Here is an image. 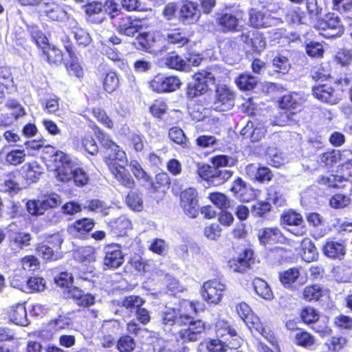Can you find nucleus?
<instances>
[{
	"instance_id": "obj_1",
	"label": "nucleus",
	"mask_w": 352,
	"mask_h": 352,
	"mask_svg": "<svg viewBox=\"0 0 352 352\" xmlns=\"http://www.w3.org/2000/svg\"><path fill=\"white\" fill-rule=\"evenodd\" d=\"M184 307L190 312L187 314L182 310L165 307L161 314L162 320L166 325H188V328L179 332V336L183 342H195L204 331L205 325L200 320H195L192 314L203 311L204 305L199 302L186 301L184 302Z\"/></svg>"
},
{
	"instance_id": "obj_2",
	"label": "nucleus",
	"mask_w": 352,
	"mask_h": 352,
	"mask_svg": "<svg viewBox=\"0 0 352 352\" xmlns=\"http://www.w3.org/2000/svg\"><path fill=\"white\" fill-rule=\"evenodd\" d=\"M98 139L102 145L107 149L105 162L117 181L126 188H132L135 182L125 168L128 160L125 152L107 134L100 133Z\"/></svg>"
},
{
	"instance_id": "obj_3",
	"label": "nucleus",
	"mask_w": 352,
	"mask_h": 352,
	"mask_svg": "<svg viewBox=\"0 0 352 352\" xmlns=\"http://www.w3.org/2000/svg\"><path fill=\"white\" fill-rule=\"evenodd\" d=\"M286 14L283 9L276 11L251 9L249 12V23L252 27L257 29L278 26L283 23V18L286 17Z\"/></svg>"
},
{
	"instance_id": "obj_4",
	"label": "nucleus",
	"mask_w": 352,
	"mask_h": 352,
	"mask_svg": "<svg viewBox=\"0 0 352 352\" xmlns=\"http://www.w3.org/2000/svg\"><path fill=\"white\" fill-rule=\"evenodd\" d=\"M307 13L301 11L299 7L292 8L286 14V20L294 23L313 25L319 19L322 8L317 0H306Z\"/></svg>"
},
{
	"instance_id": "obj_5",
	"label": "nucleus",
	"mask_w": 352,
	"mask_h": 352,
	"mask_svg": "<svg viewBox=\"0 0 352 352\" xmlns=\"http://www.w3.org/2000/svg\"><path fill=\"white\" fill-rule=\"evenodd\" d=\"M313 26L320 31L321 35L327 38L340 37L344 31L340 19L334 13H328L323 18H320Z\"/></svg>"
},
{
	"instance_id": "obj_6",
	"label": "nucleus",
	"mask_w": 352,
	"mask_h": 352,
	"mask_svg": "<svg viewBox=\"0 0 352 352\" xmlns=\"http://www.w3.org/2000/svg\"><path fill=\"white\" fill-rule=\"evenodd\" d=\"M145 18L122 15L113 21L117 32L122 35L133 37L144 25Z\"/></svg>"
},
{
	"instance_id": "obj_7",
	"label": "nucleus",
	"mask_w": 352,
	"mask_h": 352,
	"mask_svg": "<svg viewBox=\"0 0 352 352\" xmlns=\"http://www.w3.org/2000/svg\"><path fill=\"white\" fill-rule=\"evenodd\" d=\"M241 13L239 10H226L216 14L215 21L221 32H236L241 30Z\"/></svg>"
},
{
	"instance_id": "obj_8",
	"label": "nucleus",
	"mask_w": 352,
	"mask_h": 352,
	"mask_svg": "<svg viewBox=\"0 0 352 352\" xmlns=\"http://www.w3.org/2000/svg\"><path fill=\"white\" fill-rule=\"evenodd\" d=\"M240 41L244 44V48L250 54H261L266 47V39L263 33L249 30L240 35Z\"/></svg>"
},
{
	"instance_id": "obj_9",
	"label": "nucleus",
	"mask_w": 352,
	"mask_h": 352,
	"mask_svg": "<svg viewBox=\"0 0 352 352\" xmlns=\"http://www.w3.org/2000/svg\"><path fill=\"white\" fill-rule=\"evenodd\" d=\"M56 166V178L60 182H67L72 176L71 169L76 166L75 160L63 151H56L53 155Z\"/></svg>"
},
{
	"instance_id": "obj_10",
	"label": "nucleus",
	"mask_w": 352,
	"mask_h": 352,
	"mask_svg": "<svg viewBox=\"0 0 352 352\" xmlns=\"http://www.w3.org/2000/svg\"><path fill=\"white\" fill-rule=\"evenodd\" d=\"M182 85L180 79L175 76H166L159 74L150 82L151 89L157 93L173 92L179 89Z\"/></svg>"
},
{
	"instance_id": "obj_11",
	"label": "nucleus",
	"mask_w": 352,
	"mask_h": 352,
	"mask_svg": "<svg viewBox=\"0 0 352 352\" xmlns=\"http://www.w3.org/2000/svg\"><path fill=\"white\" fill-rule=\"evenodd\" d=\"M215 333L220 340L225 342L230 349H236L240 346V338L236 331L232 329L224 320L219 319L215 324Z\"/></svg>"
},
{
	"instance_id": "obj_12",
	"label": "nucleus",
	"mask_w": 352,
	"mask_h": 352,
	"mask_svg": "<svg viewBox=\"0 0 352 352\" xmlns=\"http://www.w3.org/2000/svg\"><path fill=\"white\" fill-rule=\"evenodd\" d=\"M198 173L201 177L214 186L223 184L232 175L230 170L216 168L208 165L203 166Z\"/></svg>"
},
{
	"instance_id": "obj_13",
	"label": "nucleus",
	"mask_w": 352,
	"mask_h": 352,
	"mask_svg": "<svg viewBox=\"0 0 352 352\" xmlns=\"http://www.w3.org/2000/svg\"><path fill=\"white\" fill-rule=\"evenodd\" d=\"M234 105V94L226 86H219L212 108L217 111H227Z\"/></svg>"
},
{
	"instance_id": "obj_14",
	"label": "nucleus",
	"mask_w": 352,
	"mask_h": 352,
	"mask_svg": "<svg viewBox=\"0 0 352 352\" xmlns=\"http://www.w3.org/2000/svg\"><path fill=\"white\" fill-rule=\"evenodd\" d=\"M181 206L186 215L195 218L199 214V206L197 190L189 188L182 192L180 195Z\"/></svg>"
},
{
	"instance_id": "obj_15",
	"label": "nucleus",
	"mask_w": 352,
	"mask_h": 352,
	"mask_svg": "<svg viewBox=\"0 0 352 352\" xmlns=\"http://www.w3.org/2000/svg\"><path fill=\"white\" fill-rule=\"evenodd\" d=\"M59 204H60V196L53 194L45 197L43 200L28 201L26 206L29 213L38 216L43 214L48 208H54Z\"/></svg>"
},
{
	"instance_id": "obj_16",
	"label": "nucleus",
	"mask_w": 352,
	"mask_h": 352,
	"mask_svg": "<svg viewBox=\"0 0 352 352\" xmlns=\"http://www.w3.org/2000/svg\"><path fill=\"white\" fill-rule=\"evenodd\" d=\"M236 311L251 331L254 329L260 334H264L265 328L261 320L252 313V310L248 304L245 302L239 304L236 306Z\"/></svg>"
},
{
	"instance_id": "obj_17",
	"label": "nucleus",
	"mask_w": 352,
	"mask_h": 352,
	"mask_svg": "<svg viewBox=\"0 0 352 352\" xmlns=\"http://www.w3.org/2000/svg\"><path fill=\"white\" fill-rule=\"evenodd\" d=\"M211 70V69L201 70L194 74L193 77L196 82L193 87L190 89V94H193L194 96L202 94L208 90L210 85H214L215 76Z\"/></svg>"
},
{
	"instance_id": "obj_18",
	"label": "nucleus",
	"mask_w": 352,
	"mask_h": 352,
	"mask_svg": "<svg viewBox=\"0 0 352 352\" xmlns=\"http://www.w3.org/2000/svg\"><path fill=\"white\" fill-rule=\"evenodd\" d=\"M226 285L217 280L206 282L203 285L202 296L208 303L218 304L223 296Z\"/></svg>"
},
{
	"instance_id": "obj_19",
	"label": "nucleus",
	"mask_w": 352,
	"mask_h": 352,
	"mask_svg": "<svg viewBox=\"0 0 352 352\" xmlns=\"http://www.w3.org/2000/svg\"><path fill=\"white\" fill-rule=\"evenodd\" d=\"M187 342H183L179 334L175 339L165 340L162 338L157 339L153 343L155 352H186L187 346L184 345Z\"/></svg>"
},
{
	"instance_id": "obj_20",
	"label": "nucleus",
	"mask_w": 352,
	"mask_h": 352,
	"mask_svg": "<svg viewBox=\"0 0 352 352\" xmlns=\"http://www.w3.org/2000/svg\"><path fill=\"white\" fill-rule=\"evenodd\" d=\"M38 8L40 12L53 21L63 20L67 17L63 8L52 0H42Z\"/></svg>"
},
{
	"instance_id": "obj_21",
	"label": "nucleus",
	"mask_w": 352,
	"mask_h": 352,
	"mask_svg": "<svg viewBox=\"0 0 352 352\" xmlns=\"http://www.w3.org/2000/svg\"><path fill=\"white\" fill-rule=\"evenodd\" d=\"M352 152L349 150H344L342 152L333 150L321 154L319 157V161L325 166H331L335 163L340 162V164L339 166L342 171V164H346L348 160H351L350 158Z\"/></svg>"
},
{
	"instance_id": "obj_22",
	"label": "nucleus",
	"mask_w": 352,
	"mask_h": 352,
	"mask_svg": "<svg viewBox=\"0 0 352 352\" xmlns=\"http://www.w3.org/2000/svg\"><path fill=\"white\" fill-rule=\"evenodd\" d=\"M266 131L264 123L255 120L248 122L246 125L241 129V134L250 138L251 141L254 142L261 140L265 136Z\"/></svg>"
},
{
	"instance_id": "obj_23",
	"label": "nucleus",
	"mask_w": 352,
	"mask_h": 352,
	"mask_svg": "<svg viewBox=\"0 0 352 352\" xmlns=\"http://www.w3.org/2000/svg\"><path fill=\"white\" fill-rule=\"evenodd\" d=\"M104 252V265L111 268H118L122 265L124 262V255L118 245H108L105 247Z\"/></svg>"
},
{
	"instance_id": "obj_24",
	"label": "nucleus",
	"mask_w": 352,
	"mask_h": 352,
	"mask_svg": "<svg viewBox=\"0 0 352 352\" xmlns=\"http://www.w3.org/2000/svg\"><path fill=\"white\" fill-rule=\"evenodd\" d=\"M314 96L321 102L336 104L340 100L336 91L328 85H319L312 89Z\"/></svg>"
},
{
	"instance_id": "obj_25",
	"label": "nucleus",
	"mask_w": 352,
	"mask_h": 352,
	"mask_svg": "<svg viewBox=\"0 0 352 352\" xmlns=\"http://www.w3.org/2000/svg\"><path fill=\"white\" fill-rule=\"evenodd\" d=\"M200 16L195 3L186 1L179 8V20L184 24H192L197 22Z\"/></svg>"
},
{
	"instance_id": "obj_26",
	"label": "nucleus",
	"mask_w": 352,
	"mask_h": 352,
	"mask_svg": "<svg viewBox=\"0 0 352 352\" xmlns=\"http://www.w3.org/2000/svg\"><path fill=\"white\" fill-rule=\"evenodd\" d=\"M87 19L92 23H101L105 19V10L103 3L92 1L85 6Z\"/></svg>"
},
{
	"instance_id": "obj_27",
	"label": "nucleus",
	"mask_w": 352,
	"mask_h": 352,
	"mask_svg": "<svg viewBox=\"0 0 352 352\" xmlns=\"http://www.w3.org/2000/svg\"><path fill=\"white\" fill-rule=\"evenodd\" d=\"M245 172L251 179L256 180L260 182L270 181L273 175L269 168L255 164H251L247 166Z\"/></svg>"
},
{
	"instance_id": "obj_28",
	"label": "nucleus",
	"mask_w": 352,
	"mask_h": 352,
	"mask_svg": "<svg viewBox=\"0 0 352 352\" xmlns=\"http://www.w3.org/2000/svg\"><path fill=\"white\" fill-rule=\"evenodd\" d=\"M257 235L260 243L263 245L280 242L283 238L281 232L277 228L261 229Z\"/></svg>"
},
{
	"instance_id": "obj_29",
	"label": "nucleus",
	"mask_w": 352,
	"mask_h": 352,
	"mask_svg": "<svg viewBox=\"0 0 352 352\" xmlns=\"http://www.w3.org/2000/svg\"><path fill=\"white\" fill-rule=\"evenodd\" d=\"M329 297V290L319 285L307 286L302 293V298L307 301H318Z\"/></svg>"
},
{
	"instance_id": "obj_30",
	"label": "nucleus",
	"mask_w": 352,
	"mask_h": 352,
	"mask_svg": "<svg viewBox=\"0 0 352 352\" xmlns=\"http://www.w3.org/2000/svg\"><path fill=\"white\" fill-rule=\"evenodd\" d=\"M51 241L52 243V247H50L45 244H40L36 248L38 254L45 260L56 259V257L54 255V249L60 248L63 242V239L58 234L52 236Z\"/></svg>"
},
{
	"instance_id": "obj_31",
	"label": "nucleus",
	"mask_w": 352,
	"mask_h": 352,
	"mask_svg": "<svg viewBox=\"0 0 352 352\" xmlns=\"http://www.w3.org/2000/svg\"><path fill=\"white\" fill-rule=\"evenodd\" d=\"M304 102L305 98L302 94L292 92L282 97L280 101V107L282 109L298 111L301 109Z\"/></svg>"
},
{
	"instance_id": "obj_32",
	"label": "nucleus",
	"mask_w": 352,
	"mask_h": 352,
	"mask_svg": "<svg viewBox=\"0 0 352 352\" xmlns=\"http://www.w3.org/2000/svg\"><path fill=\"white\" fill-rule=\"evenodd\" d=\"M280 280L286 287H290L294 283L302 285L305 279L300 276V270L296 267L290 268L280 274Z\"/></svg>"
},
{
	"instance_id": "obj_33",
	"label": "nucleus",
	"mask_w": 352,
	"mask_h": 352,
	"mask_svg": "<svg viewBox=\"0 0 352 352\" xmlns=\"http://www.w3.org/2000/svg\"><path fill=\"white\" fill-rule=\"evenodd\" d=\"M109 226L113 234L124 236L132 228L131 222L126 216H120L109 222Z\"/></svg>"
},
{
	"instance_id": "obj_34",
	"label": "nucleus",
	"mask_w": 352,
	"mask_h": 352,
	"mask_svg": "<svg viewBox=\"0 0 352 352\" xmlns=\"http://www.w3.org/2000/svg\"><path fill=\"white\" fill-rule=\"evenodd\" d=\"M23 171L28 180L34 182L44 173V168L38 162L32 161L24 164Z\"/></svg>"
},
{
	"instance_id": "obj_35",
	"label": "nucleus",
	"mask_w": 352,
	"mask_h": 352,
	"mask_svg": "<svg viewBox=\"0 0 352 352\" xmlns=\"http://www.w3.org/2000/svg\"><path fill=\"white\" fill-rule=\"evenodd\" d=\"M165 39L168 43L176 45L179 47L185 45L188 42L186 32L181 28L168 31L166 34Z\"/></svg>"
},
{
	"instance_id": "obj_36",
	"label": "nucleus",
	"mask_w": 352,
	"mask_h": 352,
	"mask_svg": "<svg viewBox=\"0 0 352 352\" xmlns=\"http://www.w3.org/2000/svg\"><path fill=\"white\" fill-rule=\"evenodd\" d=\"M10 318V320L16 324L21 326H26L28 324L26 309L22 304H18L11 308Z\"/></svg>"
},
{
	"instance_id": "obj_37",
	"label": "nucleus",
	"mask_w": 352,
	"mask_h": 352,
	"mask_svg": "<svg viewBox=\"0 0 352 352\" xmlns=\"http://www.w3.org/2000/svg\"><path fill=\"white\" fill-rule=\"evenodd\" d=\"M9 239L11 248L18 250L30 244L31 236L26 232H13L9 235Z\"/></svg>"
},
{
	"instance_id": "obj_38",
	"label": "nucleus",
	"mask_w": 352,
	"mask_h": 352,
	"mask_svg": "<svg viewBox=\"0 0 352 352\" xmlns=\"http://www.w3.org/2000/svg\"><path fill=\"white\" fill-rule=\"evenodd\" d=\"M104 90L111 94L116 91L119 87V78L117 74L114 72H107L101 75Z\"/></svg>"
},
{
	"instance_id": "obj_39",
	"label": "nucleus",
	"mask_w": 352,
	"mask_h": 352,
	"mask_svg": "<svg viewBox=\"0 0 352 352\" xmlns=\"http://www.w3.org/2000/svg\"><path fill=\"white\" fill-rule=\"evenodd\" d=\"M164 64L170 69L179 71L188 72L189 64L179 55L172 54L164 60Z\"/></svg>"
},
{
	"instance_id": "obj_40",
	"label": "nucleus",
	"mask_w": 352,
	"mask_h": 352,
	"mask_svg": "<svg viewBox=\"0 0 352 352\" xmlns=\"http://www.w3.org/2000/svg\"><path fill=\"white\" fill-rule=\"evenodd\" d=\"M323 252L329 258H340L344 253V247L342 243L337 241H328L323 247Z\"/></svg>"
},
{
	"instance_id": "obj_41",
	"label": "nucleus",
	"mask_w": 352,
	"mask_h": 352,
	"mask_svg": "<svg viewBox=\"0 0 352 352\" xmlns=\"http://www.w3.org/2000/svg\"><path fill=\"white\" fill-rule=\"evenodd\" d=\"M72 33L76 45L80 47H86L91 42V36L85 29L74 26L72 28Z\"/></svg>"
},
{
	"instance_id": "obj_42",
	"label": "nucleus",
	"mask_w": 352,
	"mask_h": 352,
	"mask_svg": "<svg viewBox=\"0 0 352 352\" xmlns=\"http://www.w3.org/2000/svg\"><path fill=\"white\" fill-rule=\"evenodd\" d=\"M102 54L109 59L117 63V65L122 69L126 67V63L122 58V54L116 48L104 45L102 49Z\"/></svg>"
},
{
	"instance_id": "obj_43",
	"label": "nucleus",
	"mask_w": 352,
	"mask_h": 352,
	"mask_svg": "<svg viewBox=\"0 0 352 352\" xmlns=\"http://www.w3.org/2000/svg\"><path fill=\"white\" fill-rule=\"evenodd\" d=\"M126 205L134 211L140 212L143 210V200L138 191H130L126 197Z\"/></svg>"
},
{
	"instance_id": "obj_44",
	"label": "nucleus",
	"mask_w": 352,
	"mask_h": 352,
	"mask_svg": "<svg viewBox=\"0 0 352 352\" xmlns=\"http://www.w3.org/2000/svg\"><path fill=\"white\" fill-rule=\"evenodd\" d=\"M84 208L89 211L100 213L102 216L108 215L110 209L109 206L99 199L87 200Z\"/></svg>"
},
{
	"instance_id": "obj_45",
	"label": "nucleus",
	"mask_w": 352,
	"mask_h": 352,
	"mask_svg": "<svg viewBox=\"0 0 352 352\" xmlns=\"http://www.w3.org/2000/svg\"><path fill=\"white\" fill-rule=\"evenodd\" d=\"M43 54L46 56L47 62L50 64L58 65L63 60V53L60 50L55 46L50 45L43 48Z\"/></svg>"
},
{
	"instance_id": "obj_46",
	"label": "nucleus",
	"mask_w": 352,
	"mask_h": 352,
	"mask_svg": "<svg viewBox=\"0 0 352 352\" xmlns=\"http://www.w3.org/2000/svg\"><path fill=\"white\" fill-rule=\"evenodd\" d=\"M256 293L265 300L272 299L273 294L267 283L261 278H256L253 281Z\"/></svg>"
},
{
	"instance_id": "obj_47",
	"label": "nucleus",
	"mask_w": 352,
	"mask_h": 352,
	"mask_svg": "<svg viewBox=\"0 0 352 352\" xmlns=\"http://www.w3.org/2000/svg\"><path fill=\"white\" fill-rule=\"evenodd\" d=\"M282 224L299 226L304 223L302 215L292 210L284 212L280 217Z\"/></svg>"
},
{
	"instance_id": "obj_48",
	"label": "nucleus",
	"mask_w": 352,
	"mask_h": 352,
	"mask_svg": "<svg viewBox=\"0 0 352 352\" xmlns=\"http://www.w3.org/2000/svg\"><path fill=\"white\" fill-rule=\"evenodd\" d=\"M302 249L303 250V259L307 262L314 261L317 256V249L311 240L309 238H305L301 242Z\"/></svg>"
},
{
	"instance_id": "obj_49",
	"label": "nucleus",
	"mask_w": 352,
	"mask_h": 352,
	"mask_svg": "<svg viewBox=\"0 0 352 352\" xmlns=\"http://www.w3.org/2000/svg\"><path fill=\"white\" fill-rule=\"evenodd\" d=\"M237 87L241 90H252L257 83L256 78L250 74H241L235 80Z\"/></svg>"
},
{
	"instance_id": "obj_50",
	"label": "nucleus",
	"mask_w": 352,
	"mask_h": 352,
	"mask_svg": "<svg viewBox=\"0 0 352 352\" xmlns=\"http://www.w3.org/2000/svg\"><path fill=\"white\" fill-rule=\"evenodd\" d=\"M272 67L277 73L285 74L289 71L291 65L286 56L278 54L274 58Z\"/></svg>"
},
{
	"instance_id": "obj_51",
	"label": "nucleus",
	"mask_w": 352,
	"mask_h": 352,
	"mask_svg": "<svg viewBox=\"0 0 352 352\" xmlns=\"http://www.w3.org/2000/svg\"><path fill=\"white\" fill-rule=\"evenodd\" d=\"M0 94H3L10 87L13 85V79L9 68L6 67H0Z\"/></svg>"
},
{
	"instance_id": "obj_52",
	"label": "nucleus",
	"mask_w": 352,
	"mask_h": 352,
	"mask_svg": "<svg viewBox=\"0 0 352 352\" xmlns=\"http://www.w3.org/2000/svg\"><path fill=\"white\" fill-rule=\"evenodd\" d=\"M267 199L277 207L285 206L286 202L278 188L273 186L267 189Z\"/></svg>"
},
{
	"instance_id": "obj_53",
	"label": "nucleus",
	"mask_w": 352,
	"mask_h": 352,
	"mask_svg": "<svg viewBox=\"0 0 352 352\" xmlns=\"http://www.w3.org/2000/svg\"><path fill=\"white\" fill-rule=\"evenodd\" d=\"M314 338L308 332L299 329L294 335V342L298 346L309 347L314 344Z\"/></svg>"
},
{
	"instance_id": "obj_54",
	"label": "nucleus",
	"mask_w": 352,
	"mask_h": 352,
	"mask_svg": "<svg viewBox=\"0 0 352 352\" xmlns=\"http://www.w3.org/2000/svg\"><path fill=\"white\" fill-rule=\"evenodd\" d=\"M349 196L337 193L333 195L329 199V205L334 209H341L347 207L351 204Z\"/></svg>"
},
{
	"instance_id": "obj_55",
	"label": "nucleus",
	"mask_w": 352,
	"mask_h": 352,
	"mask_svg": "<svg viewBox=\"0 0 352 352\" xmlns=\"http://www.w3.org/2000/svg\"><path fill=\"white\" fill-rule=\"evenodd\" d=\"M131 171L133 175L142 182H150L151 177L142 168L141 164L137 160H131L129 163Z\"/></svg>"
},
{
	"instance_id": "obj_56",
	"label": "nucleus",
	"mask_w": 352,
	"mask_h": 352,
	"mask_svg": "<svg viewBox=\"0 0 352 352\" xmlns=\"http://www.w3.org/2000/svg\"><path fill=\"white\" fill-rule=\"evenodd\" d=\"M71 173L72 176L69 177L67 182L73 179L76 185L78 186H82L87 183L89 177L87 173L82 168H75L74 167L71 169Z\"/></svg>"
},
{
	"instance_id": "obj_57",
	"label": "nucleus",
	"mask_w": 352,
	"mask_h": 352,
	"mask_svg": "<svg viewBox=\"0 0 352 352\" xmlns=\"http://www.w3.org/2000/svg\"><path fill=\"white\" fill-rule=\"evenodd\" d=\"M151 185V187L154 191H159L162 187H168L170 184V178L167 173L162 172L156 175L155 181L151 179L147 182Z\"/></svg>"
},
{
	"instance_id": "obj_58",
	"label": "nucleus",
	"mask_w": 352,
	"mask_h": 352,
	"mask_svg": "<svg viewBox=\"0 0 352 352\" xmlns=\"http://www.w3.org/2000/svg\"><path fill=\"white\" fill-rule=\"evenodd\" d=\"M333 10L352 18V0H333Z\"/></svg>"
},
{
	"instance_id": "obj_59",
	"label": "nucleus",
	"mask_w": 352,
	"mask_h": 352,
	"mask_svg": "<svg viewBox=\"0 0 352 352\" xmlns=\"http://www.w3.org/2000/svg\"><path fill=\"white\" fill-rule=\"evenodd\" d=\"M25 153L23 150L14 149L8 152L6 155V161L11 164L16 166L25 161Z\"/></svg>"
},
{
	"instance_id": "obj_60",
	"label": "nucleus",
	"mask_w": 352,
	"mask_h": 352,
	"mask_svg": "<svg viewBox=\"0 0 352 352\" xmlns=\"http://www.w3.org/2000/svg\"><path fill=\"white\" fill-rule=\"evenodd\" d=\"M94 226V220L91 219L83 218L81 219L76 220L72 228L74 230L79 233L85 234L91 231Z\"/></svg>"
},
{
	"instance_id": "obj_61",
	"label": "nucleus",
	"mask_w": 352,
	"mask_h": 352,
	"mask_svg": "<svg viewBox=\"0 0 352 352\" xmlns=\"http://www.w3.org/2000/svg\"><path fill=\"white\" fill-rule=\"evenodd\" d=\"M30 33L32 41L35 42L36 45L43 50L46 46L49 45L47 38L45 34L36 27H31Z\"/></svg>"
},
{
	"instance_id": "obj_62",
	"label": "nucleus",
	"mask_w": 352,
	"mask_h": 352,
	"mask_svg": "<svg viewBox=\"0 0 352 352\" xmlns=\"http://www.w3.org/2000/svg\"><path fill=\"white\" fill-rule=\"evenodd\" d=\"M170 139L175 143L186 146L187 138L183 130L179 127H172L168 132Z\"/></svg>"
},
{
	"instance_id": "obj_63",
	"label": "nucleus",
	"mask_w": 352,
	"mask_h": 352,
	"mask_svg": "<svg viewBox=\"0 0 352 352\" xmlns=\"http://www.w3.org/2000/svg\"><path fill=\"white\" fill-rule=\"evenodd\" d=\"M59 98L54 95L50 96L41 102L45 109L49 113H55L59 109Z\"/></svg>"
},
{
	"instance_id": "obj_64",
	"label": "nucleus",
	"mask_w": 352,
	"mask_h": 352,
	"mask_svg": "<svg viewBox=\"0 0 352 352\" xmlns=\"http://www.w3.org/2000/svg\"><path fill=\"white\" fill-rule=\"evenodd\" d=\"M135 346L134 340L128 336L120 338L117 344V348L120 352H131Z\"/></svg>"
}]
</instances>
